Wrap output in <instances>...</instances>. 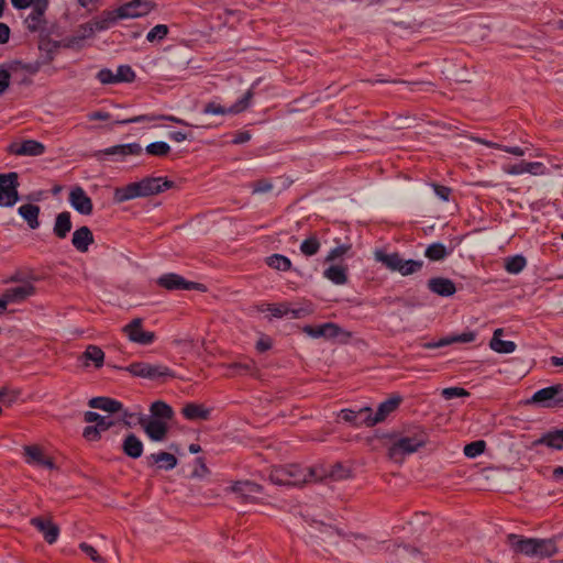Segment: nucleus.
Returning <instances> with one entry per match:
<instances>
[{"label":"nucleus","mask_w":563,"mask_h":563,"mask_svg":"<svg viewBox=\"0 0 563 563\" xmlns=\"http://www.w3.org/2000/svg\"><path fill=\"white\" fill-rule=\"evenodd\" d=\"M528 405H539L542 408H562L563 407V385L555 384L536 391L527 400Z\"/></svg>","instance_id":"5"},{"label":"nucleus","mask_w":563,"mask_h":563,"mask_svg":"<svg viewBox=\"0 0 563 563\" xmlns=\"http://www.w3.org/2000/svg\"><path fill=\"white\" fill-rule=\"evenodd\" d=\"M159 120L169 121V122H173V123H176L179 125H184V126H191V124L188 123L187 121H185L180 118H177L174 115H167V114H142V115L133 117V118L117 120L115 123L125 125V124H130V123L154 122V121H159Z\"/></svg>","instance_id":"20"},{"label":"nucleus","mask_w":563,"mask_h":563,"mask_svg":"<svg viewBox=\"0 0 563 563\" xmlns=\"http://www.w3.org/2000/svg\"><path fill=\"white\" fill-rule=\"evenodd\" d=\"M254 93L252 89H249L242 98H240L234 104H232L230 108H224L219 103L216 102H208L202 112L205 114H238L243 112L250 107L251 100L253 98Z\"/></svg>","instance_id":"8"},{"label":"nucleus","mask_w":563,"mask_h":563,"mask_svg":"<svg viewBox=\"0 0 563 563\" xmlns=\"http://www.w3.org/2000/svg\"><path fill=\"white\" fill-rule=\"evenodd\" d=\"M468 395L470 393L462 387H449L442 390V396L446 400L453 399L455 397H467Z\"/></svg>","instance_id":"56"},{"label":"nucleus","mask_w":563,"mask_h":563,"mask_svg":"<svg viewBox=\"0 0 563 563\" xmlns=\"http://www.w3.org/2000/svg\"><path fill=\"white\" fill-rule=\"evenodd\" d=\"M504 330L503 329H496L494 331L493 338L489 342V347L500 354H509L512 353L516 350V343L514 341H504L500 339V335H503Z\"/></svg>","instance_id":"33"},{"label":"nucleus","mask_w":563,"mask_h":563,"mask_svg":"<svg viewBox=\"0 0 563 563\" xmlns=\"http://www.w3.org/2000/svg\"><path fill=\"white\" fill-rule=\"evenodd\" d=\"M230 369L238 371L240 374L246 373L255 375L257 373L256 363L254 360H246L245 362H234L228 366Z\"/></svg>","instance_id":"47"},{"label":"nucleus","mask_w":563,"mask_h":563,"mask_svg":"<svg viewBox=\"0 0 563 563\" xmlns=\"http://www.w3.org/2000/svg\"><path fill=\"white\" fill-rule=\"evenodd\" d=\"M140 197V192H139V187H137V183H131L124 187H120V188H117L114 190V196H113V199L115 202H124V201H128V200H131V199H134V198H139Z\"/></svg>","instance_id":"39"},{"label":"nucleus","mask_w":563,"mask_h":563,"mask_svg":"<svg viewBox=\"0 0 563 563\" xmlns=\"http://www.w3.org/2000/svg\"><path fill=\"white\" fill-rule=\"evenodd\" d=\"M118 82H132L135 79V73L129 65H120L115 74Z\"/></svg>","instance_id":"51"},{"label":"nucleus","mask_w":563,"mask_h":563,"mask_svg":"<svg viewBox=\"0 0 563 563\" xmlns=\"http://www.w3.org/2000/svg\"><path fill=\"white\" fill-rule=\"evenodd\" d=\"M527 265V261L522 255L510 256L506 260L505 268L510 274L520 273Z\"/></svg>","instance_id":"46"},{"label":"nucleus","mask_w":563,"mask_h":563,"mask_svg":"<svg viewBox=\"0 0 563 563\" xmlns=\"http://www.w3.org/2000/svg\"><path fill=\"white\" fill-rule=\"evenodd\" d=\"M73 229L71 223V214L69 211H63L58 213L55 218L54 227H53V233L58 239H66L68 233Z\"/></svg>","instance_id":"30"},{"label":"nucleus","mask_w":563,"mask_h":563,"mask_svg":"<svg viewBox=\"0 0 563 563\" xmlns=\"http://www.w3.org/2000/svg\"><path fill=\"white\" fill-rule=\"evenodd\" d=\"M426 443L427 434L422 431L413 437H402L388 449V456L395 462H401L405 455L415 453Z\"/></svg>","instance_id":"4"},{"label":"nucleus","mask_w":563,"mask_h":563,"mask_svg":"<svg viewBox=\"0 0 563 563\" xmlns=\"http://www.w3.org/2000/svg\"><path fill=\"white\" fill-rule=\"evenodd\" d=\"M350 245H339L334 249H332L329 254L327 255L325 257V261L327 262H332V261H335L336 258L343 256L349 250H350Z\"/></svg>","instance_id":"61"},{"label":"nucleus","mask_w":563,"mask_h":563,"mask_svg":"<svg viewBox=\"0 0 563 563\" xmlns=\"http://www.w3.org/2000/svg\"><path fill=\"white\" fill-rule=\"evenodd\" d=\"M90 408L100 409L109 413H119L123 411V404L110 397H93L88 401Z\"/></svg>","instance_id":"26"},{"label":"nucleus","mask_w":563,"mask_h":563,"mask_svg":"<svg viewBox=\"0 0 563 563\" xmlns=\"http://www.w3.org/2000/svg\"><path fill=\"white\" fill-rule=\"evenodd\" d=\"M122 452L133 460H136L143 454V442L134 434L129 433L122 441Z\"/></svg>","instance_id":"27"},{"label":"nucleus","mask_w":563,"mask_h":563,"mask_svg":"<svg viewBox=\"0 0 563 563\" xmlns=\"http://www.w3.org/2000/svg\"><path fill=\"white\" fill-rule=\"evenodd\" d=\"M45 12L41 9L33 8L32 12L25 19L26 27L30 32H36L43 24L46 23L44 19Z\"/></svg>","instance_id":"43"},{"label":"nucleus","mask_w":563,"mask_h":563,"mask_svg":"<svg viewBox=\"0 0 563 563\" xmlns=\"http://www.w3.org/2000/svg\"><path fill=\"white\" fill-rule=\"evenodd\" d=\"M433 189H434L435 195L443 201H448L450 198V195L452 192L450 187L442 186V185H433Z\"/></svg>","instance_id":"64"},{"label":"nucleus","mask_w":563,"mask_h":563,"mask_svg":"<svg viewBox=\"0 0 563 563\" xmlns=\"http://www.w3.org/2000/svg\"><path fill=\"white\" fill-rule=\"evenodd\" d=\"M68 199L71 207L80 214L89 216L92 213V200L81 187L77 186L73 188Z\"/></svg>","instance_id":"17"},{"label":"nucleus","mask_w":563,"mask_h":563,"mask_svg":"<svg viewBox=\"0 0 563 563\" xmlns=\"http://www.w3.org/2000/svg\"><path fill=\"white\" fill-rule=\"evenodd\" d=\"M95 33L96 32H95L93 24L91 23V21H89L87 23L79 25V27L76 31V35H75L74 40L81 41V40L90 38L95 35Z\"/></svg>","instance_id":"53"},{"label":"nucleus","mask_w":563,"mask_h":563,"mask_svg":"<svg viewBox=\"0 0 563 563\" xmlns=\"http://www.w3.org/2000/svg\"><path fill=\"white\" fill-rule=\"evenodd\" d=\"M35 291V287L31 283L25 282L21 286L5 289L3 295L10 303H20L33 296Z\"/></svg>","instance_id":"22"},{"label":"nucleus","mask_w":563,"mask_h":563,"mask_svg":"<svg viewBox=\"0 0 563 563\" xmlns=\"http://www.w3.org/2000/svg\"><path fill=\"white\" fill-rule=\"evenodd\" d=\"M507 543L515 553L536 558V538L510 533L507 536Z\"/></svg>","instance_id":"15"},{"label":"nucleus","mask_w":563,"mask_h":563,"mask_svg":"<svg viewBox=\"0 0 563 563\" xmlns=\"http://www.w3.org/2000/svg\"><path fill=\"white\" fill-rule=\"evenodd\" d=\"M303 332L311 338L334 339L339 336L343 330L336 323L327 322L319 325H306L303 327Z\"/></svg>","instance_id":"21"},{"label":"nucleus","mask_w":563,"mask_h":563,"mask_svg":"<svg viewBox=\"0 0 563 563\" xmlns=\"http://www.w3.org/2000/svg\"><path fill=\"white\" fill-rule=\"evenodd\" d=\"M97 79L103 85L117 84L115 74L109 68L100 69Z\"/></svg>","instance_id":"58"},{"label":"nucleus","mask_w":563,"mask_h":563,"mask_svg":"<svg viewBox=\"0 0 563 563\" xmlns=\"http://www.w3.org/2000/svg\"><path fill=\"white\" fill-rule=\"evenodd\" d=\"M120 420L126 428H132L137 423V416H145L144 413L130 412L128 409L123 407V411H120Z\"/></svg>","instance_id":"54"},{"label":"nucleus","mask_w":563,"mask_h":563,"mask_svg":"<svg viewBox=\"0 0 563 563\" xmlns=\"http://www.w3.org/2000/svg\"><path fill=\"white\" fill-rule=\"evenodd\" d=\"M137 423L152 441L161 442L167 437L169 428L166 421L148 418V416H137Z\"/></svg>","instance_id":"10"},{"label":"nucleus","mask_w":563,"mask_h":563,"mask_svg":"<svg viewBox=\"0 0 563 563\" xmlns=\"http://www.w3.org/2000/svg\"><path fill=\"white\" fill-rule=\"evenodd\" d=\"M485 449L486 442L484 440L473 441L464 446V454L467 457L474 459L484 453Z\"/></svg>","instance_id":"50"},{"label":"nucleus","mask_w":563,"mask_h":563,"mask_svg":"<svg viewBox=\"0 0 563 563\" xmlns=\"http://www.w3.org/2000/svg\"><path fill=\"white\" fill-rule=\"evenodd\" d=\"M84 419L88 423L96 422L95 427L102 432L109 430L117 423L115 420L110 419L109 417L101 416L95 411H86L84 415Z\"/></svg>","instance_id":"38"},{"label":"nucleus","mask_w":563,"mask_h":563,"mask_svg":"<svg viewBox=\"0 0 563 563\" xmlns=\"http://www.w3.org/2000/svg\"><path fill=\"white\" fill-rule=\"evenodd\" d=\"M154 8L155 4L150 0H131L115 9V12L120 19H134L148 14Z\"/></svg>","instance_id":"12"},{"label":"nucleus","mask_w":563,"mask_h":563,"mask_svg":"<svg viewBox=\"0 0 563 563\" xmlns=\"http://www.w3.org/2000/svg\"><path fill=\"white\" fill-rule=\"evenodd\" d=\"M24 453L26 456V462L29 464H41V461L45 459L41 448L37 445H26L24 446Z\"/></svg>","instance_id":"49"},{"label":"nucleus","mask_w":563,"mask_h":563,"mask_svg":"<svg viewBox=\"0 0 563 563\" xmlns=\"http://www.w3.org/2000/svg\"><path fill=\"white\" fill-rule=\"evenodd\" d=\"M181 412L188 420H208L210 417V410L196 402L187 404Z\"/></svg>","instance_id":"37"},{"label":"nucleus","mask_w":563,"mask_h":563,"mask_svg":"<svg viewBox=\"0 0 563 563\" xmlns=\"http://www.w3.org/2000/svg\"><path fill=\"white\" fill-rule=\"evenodd\" d=\"M545 445L555 450H563V429L552 430L532 442V446Z\"/></svg>","instance_id":"29"},{"label":"nucleus","mask_w":563,"mask_h":563,"mask_svg":"<svg viewBox=\"0 0 563 563\" xmlns=\"http://www.w3.org/2000/svg\"><path fill=\"white\" fill-rule=\"evenodd\" d=\"M7 151L16 156H40L44 154L45 146L38 141L25 140L22 143H11Z\"/></svg>","instance_id":"16"},{"label":"nucleus","mask_w":563,"mask_h":563,"mask_svg":"<svg viewBox=\"0 0 563 563\" xmlns=\"http://www.w3.org/2000/svg\"><path fill=\"white\" fill-rule=\"evenodd\" d=\"M402 398L400 396H394L383 401L375 415L372 413V409L369 408V416L364 418L366 427H373L382 421H384L387 416L394 412L398 406L400 405Z\"/></svg>","instance_id":"14"},{"label":"nucleus","mask_w":563,"mask_h":563,"mask_svg":"<svg viewBox=\"0 0 563 563\" xmlns=\"http://www.w3.org/2000/svg\"><path fill=\"white\" fill-rule=\"evenodd\" d=\"M320 250V242L317 236L312 235L300 244V251L306 256H313Z\"/></svg>","instance_id":"48"},{"label":"nucleus","mask_w":563,"mask_h":563,"mask_svg":"<svg viewBox=\"0 0 563 563\" xmlns=\"http://www.w3.org/2000/svg\"><path fill=\"white\" fill-rule=\"evenodd\" d=\"M267 310L272 313L275 318H282L286 314H289V308L286 305H268Z\"/></svg>","instance_id":"62"},{"label":"nucleus","mask_w":563,"mask_h":563,"mask_svg":"<svg viewBox=\"0 0 563 563\" xmlns=\"http://www.w3.org/2000/svg\"><path fill=\"white\" fill-rule=\"evenodd\" d=\"M40 207L33 203L22 205L18 209V213L26 221L27 225L33 230L40 227Z\"/></svg>","instance_id":"34"},{"label":"nucleus","mask_w":563,"mask_h":563,"mask_svg":"<svg viewBox=\"0 0 563 563\" xmlns=\"http://www.w3.org/2000/svg\"><path fill=\"white\" fill-rule=\"evenodd\" d=\"M168 34V26L165 24L155 25L146 35V40L148 42H154L156 40L161 41L165 38Z\"/></svg>","instance_id":"52"},{"label":"nucleus","mask_w":563,"mask_h":563,"mask_svg":"<svg viewBox=\"0 0 563 563\" xmlns=\"http://www.w3.org/2000/svg\"><path fill=\"white\" fill-rule=\"evenodd\" d=\"M79 358L84 362V366L86 367L92 362L96 368H100L104 363V352L99 346L90 344Z\"/></svg>","instance_id":"32"},{"label":"nucleus","mask_w":563,"mask_h":563,"mask_svg":"<svg viewBox=\"0 0 563 563\" xmlns=\"http://www.w3.org/2000/svg\"><path fill=\"white\" fill-rule=\"evenodd\" d=\"M320 478V476L316 475L314 468H303L297 464L275 466L269 473V481L273 484L283 486H302L310 481H318Z\"/></svg>","instance_id":"1"},{"label":"nucleus","mask_w":563,"mask_h":563,"mask_svg":"<svg viewBox=\"0 0 563 563\" xmlns=\"http://www.w3.org/2000/svg\"><path fill=\"white\" fill-rule=\"evenodd\" d=\"M450 252L446 246L440 242L430 244L424 252L426 257L430 261H442L444 260Z\"/></svg>","instance_id":"44"},{"label":"nucleus","mask_w":563,"mask_h":563,"mask_svg":"<svg viewBox=\"0 0 563 563\" xmlns=\"http://www.w3.org/2000/svg\"><path fill=\"white\" fill-rule=\"evenodd\" d=\"M145 151L148 155L156 157H165L170 153V146L168 143L164 141H156L148 144L145 147Z\"/></svg>","instance_id":"45"},{"label":"nucleus","mask_w":563,"mask_h":563,"mask_svg":"<svg viewBox=\"0 0 563 563\" xmlns=\"http://www.w3.org/2000/svg\"><path fill=\"white\" fill-rule=\"evenodd\" d=\"M446 339L449 341V345L452 343H468L476 339V333L474 331H467L461 334L446 336Z\"/></svg>","instance_id":"55"},{"label":"nucleus","mask_w":563,"mask_h":563,"mask_svg":"<svg viewBox=\"0 0 563 563\" xmlns=\"http://www.w3.org/2000/svg\"><path fill=\"white\" fill-rule=\"evenodd\" d=\"M93 242V234L86 225L78 228L73 233L71 244L80 253H86Z\"/></svg>","instance_id":"24"},{"label":"nucleus","mask_w":563,"mask_h":563,"mask_svg":"<svg viewBox=\"0 0 563 563\" xmlns=\"http://www.w3.org/2000/svg\"><path fill=\"white\" fill-rule=\"evenodd\" d=\"M157 284L167 290H207L203 284L186 280L183 276L175 273L161 276Z\"/></svg>","instance_id":"9"},{"label":"nucleus","mask_w":563,"mask_h":563,"mask_svg":"<svg viewBox=\"0 0 563 563\" xmlns=\"http://www.w3.org/2000/svg\"><path fill=\"white\" fill-rule=\"evenodd\" d=\"M369 416V407L365 406L360 408L358 410L352 409H342L339 413V417L355 427L365 426L364 418Z\"/></svg>","instance_id":"31"},{"label":"nucleus","mask_w":563,"mask_h":563,"mask_svg":"<svg viewBox=\"0 0 563 563\" xmlns=\"http://www.w3.org/2000/svg\"><path fill=\"white\" fill-rule=\"evenodd\" d=\"M79 549L85 554H87L93 562H96V563H106V560L98 554L97 550L92 545H90V544H88L86 542H82V543L79 544Z\"/></svg>","instance_id":"57"},{"label":"nucleus","mask_w":563,"mask_h":563,"mask_svg":"<svg viewBox=\"0 0 563 563\" xmlns=\"http://www.w3.org/2000/svg\"><path fill=\"white\" fill-rule=\"evenodd\" d=\"M506 173L509 175L529 173L531 175L539 176L547 174V167L541 162H521L519 164L509 166L506 169Z\"/></svg>","instance_id":"25"},{"label":"nucleus","mask_w":563,"mask_h":563,"mask_svg":"<svg viewBox=\"0 0 563 563\" xmlns=\"http://www.w3.org/2000/svg\"><path fill=\"white\" fill-rule=\"evenodd\" d=\"M143 152L141 144L133 142L126 144H118L104 150L96 151L92 156L97 161L111 159L113 162H122L126 156H139Z\"/></svg>","instance_id":"6"},{"label":"nucleus","mask_w":563,"mask_h":563,"mask_svg":"<svg viewBox=\"0 0 563 563\" xmlns=\"http://www.w3.org/2000/svg\"><path fill=\"white\" fill-rule=\"evenodd\" d=\"M428 288L431 292L441 297H451L456 292L455 284L445 277H433L428 280Z\"/></svg>","instance_id":"23"},{"label":"nucleus","mask_w":563,"mask_h":563,"mask_svg":"<svg viewBox=\"0 0 563 563\" xmlns=\"http://www.w3.org/2000/svg\"><path fill=\"white\" fill-rule=\"evenodd\" d=\"M18 179L15 172L0 174V207H12L19 200Z\"/></svg>","instance_id":"7"},{"label":"nucleus","mask_w":563,"mask_h":563,"mask_svg":"<svg viewBox=\"0 0 563 563\" xmlns=\"http://www.w3.org/2000/svg\"><path fill=\"white\" fill-rule=\"evenodd\" d=\"M135 377L146 378L154 382L164 383L167 378H174V372L162 364H151L146 362H133L124 368Z\"/></svg>","instance_id":"3"},{"label":"nucleus","mask_w":563,"mask_h":563,"mask_svg":"<svg viewBox=\"0 0 563 563\" xmlns=\"http://www.w3.org/2000/svg\"><path fill=\"white\" fill-rule=\"evenodd\" d=\"M142 324L143 320L141 318H135L130 323L124 325L122 331L131 342L141 345L152 344L155 340V333L151 331H144Z\"/></svg>","instance_id":"13"},{"label":"nucleus","mask_w":563,"mask_h":563,"mask_svg":"<svg viewBox=\"0 0 563 563\" xmlns=\"http://www.w3.org/2000/svg\"><path fill=\"white\" fill-rule=\"evenodd\" d=\"M267 266L279 272H287L291 268V261L282 254H273L265 260Z\"/></svg>","instance_id":"42"},{"label":"nucleus","mask_w":563,"mask_h":563,"mask_svg":"<svg viewBox=\"0 0 563 563\" xmlns=\"http://www.w3.org/2000/svg\"><path fill=\"white\" fill-rule=\"evenodd\" d=\"M136 183L140 197L158 195L175 187V183L166 177H145Z\"/></svg>","instance_id":"11"},{"label":"nucleus","mask_w":563,"mask_h":563,"mask_svg":"<svg viewBox=\"0 0 563 563\" xmlns=\"http://www.w3.org/2000/svg\"><path fill=\"white\" fill-rule=\"evenodd\" d=\"M558 537L539 539L536 538V558L548 559L554 556L558 549Z\"/></svg>","instance_id":"28"},{"label":"nucleus","mask_w":563,"mask_h":563,"mask_svg":"<svg viewBox=\"0 0 563 563\" xmlns=\"http://www.w3.org/2000/svg\"><path fill=\"white\" fill-rule=\"evenodd\" d=\"M151 416L148 418L170 421L174 418L173 408L163 400H156L150 406Z\"/></svg>","instance_id":"35"},{"label":"nucleus","mask_w":563,"mask_h":563,"mask_svg":"<svg viewBox=\"0 0 563 563\" xmlns=\"http://www.w3.org/2000/svg\"><path fill=\"white\" fill-rule=\"evenodd\" d=\"M231 490L244 503H254L256 496L262 494L263 487L254 482L239 481L231 486Z\"/></svg>","instance_id":"18"},{"label":"nucleus","mask_w":563,"mask_h":563,"mask_svg":"<svg viewBox=\"0 0 563 563\" xmlns=\"http://www.w3.org/2000/svg\"><path fill=\"white\" fill-rule=\"evenodd\" d=\"M323 275L335 285H344L347 283L346 267L343 266L331 265L324 271Z\"/></svg>","instance_id":"40"},{"label":"nucleus","mask_w":563,"mask_h":563,"mask_svg":"<svg viewBox=\"0 0 563 563\" xmlns=\"http://www.w3.org/2000/svg\"><path fill=\"white\" fill-rule=\"evenodd\" d=\"M150 464H158V467L165 471L173 470L177 465V459L168 452L153 453L148 457Z\"/></svg>","instance_id":"36"},{"label":"nucleus","mask_w":563,"mask_h":563,"mask_svg":"<svg viewBox=\"0 0 563 563\" xmlns=\"http://www.w3.org/2000/svg\"><path fill=\"white\" fill-rule=\"evenodd\" d=\"M273 189V184L267 179H260L252 184L253 194H266Z\"/></svg>","instance_id":"59"},{"label":"nucleus","mask_w":563,"mask_h":563,"mask_svg":"<svg viewBox=\"0 0 563 563\" xmlns=\"http://www.w3.org/2000/svg\"><path fill=\"white\" fill-rule=\"evenodd\" d=\"M120 18L117 16L115 10L113 11H104L100 18H96L91 20L93 24L95 32L103 31L109 29L114 22H117Z\"/></svg>","instance_id":"41"},{"label":"nucleus","mask_w":563,"mask_h":563,"mask_svg":"<svg viewBox=\"0 0 563 563\" xmlns=\"http://www.w3.org/2000/svg\"><path fill=\"white\" fill-rule=\"evenodd\" d=\"M375 260L388 269L399 272L402 276L412 275L423 267V261L404 260L398 253L387 254L380 250L375 252Z\"/></svg>","instance_id":"2"},{"label":"nucleus","mask_w":563,"mask_h":563,"mask_svg":"<svg viewBox=\"0 0 563 563\" xmlns=\"http://www.w3.org/2000/svg\"><path fill=\"white\" fill-rule=\"evenodd\" d=\"M30 522L43 534L47 543L53 544L56 542L59 536V528L52 520L43 517H34Z\"/></svg>","instance_id":"19"},{"label":"nucleus","mask_w":563,"mask_h":563,"mask_svg":"<svg viewBox=\"0 0 563 563\" xmlns=\"http://www.w3.org/2000/svg\"><path fill=\"white\" fill-rule=\"evenodd\" d=\"M10 79V73L7 69L0 68V96L9 88Z\"/></svg>","instance_id":"63"},{"label":"nucleus","mask_w":563,"mask_h":563,"mask_svg":"<svg viewBox=\"0 0 563 563\" xmlns=\"http://www.w3.org/2000/svg\"><path fill=\"white\" fill-rule=\"evenodd\" d=\"M101 433L102 431H100L95 426H87L84 428L82 437L87 441H99L101 439Z\"/></svg>","instance_id":"60"}]
</instances>
